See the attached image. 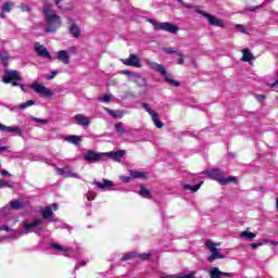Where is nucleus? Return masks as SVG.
I'll return each mask as SVG.
<instances>
[{
    "mask_svg": "<svg viewBox=\"0 0 278 278\" xmlns=\"http://www.w3.org/2000/svg\"><path fill=\"white\" fill-rule=\"evenodd\" d=\"M104 157H109L110 160H114L115 162H121V160L125 157V150L104 152Z\"/></svg>",
    "mask_w": 278,
    "mask_h": 278,
    "instance_id": "13",
    "label": "nucleus"
},
{
    "mask_svg": "<svg viewBox=\"0 0 278 278\" xmlns=\"http://www.w3.org/2000/svg\"><path fill=\"white\" fill-rule=\"evenodd\" d=\"M2 231H12L8 226H1Z\"/></svg>",
    "mask_w": 278,
    "mask_h": 278,
    "instance_id": "57",
    "label": "nucleus"
},
{
    "mask_svg": "<svg viewBox=\"0 0 278 278\" xmlns=\"http://www.w3.org/2000/svg\"><path fill=\"white\" fill-rule=\"evenodd\" d=\"M52 207H54V210H58V204L53 203Z\"/></svg>",
    "mask_w": 278,
    "mask_h": 278,
    "instance_id": "63",
    "label": "nucleus"
},
{
    "mask_svg": "<svg viewBox=\"0 0 278 278\" xmlns=\"http://www.w3.org/2000/svg\"><path fill=\"white\" fill-rule=\"evenodd\" d=\"M256 99H257V101L262 102V101H264V99H266V96L265 94H257Z\"/></svg>",
    "mask_w": 278,
    "mask_h": 278,
    "instance_id": "50",
    "label": "nucleus"
},
{
    "mask_svg": "<svg viewBox=\"0 0 278 278\" xmlns=\"http://www.w3.org/2000/svg\"><path fill=\"white\" fill-rule=\"evenodd\" d=\"M152 255H153L152 253H141V254H138V257L140 260L147 261V260H151Z\"/></svg>",
    "mask_w": 278,
    "mask_h": 278,
    "instance_id": "36",
    "label": "nucleus"
},
{
    "mask_svg": "<svg viewBox=\"0 0 278 278\" xmlns=\"http://www.w3.org/2000/svg\"><path fill=\"white\" fill-rule=\"evenodd\" d=\"M50 248L55 249V251H64V248L61 244H58V243H51Z\"/></svg>",
    "mask_w": 278,
    "mask_h": 278,
    "instance_id": "43",
    "label": "nucleus"
},
{
    "mask_svg": "<svg viewBox=\"0 0 278 278\" xmlns=\"http://www.w3.org/2000/svg\"><path fill=\"white\" fill-rule=\"evenodd\" d=\"M207 175L210 179L217 181L220 186H227V184H238V178L236 176L225 177V174L220 168L206 169L203 172Z\"/></svg>",
    "mask_w": 278,
    "mask_h": 278,
    "instance_id": "2",
    "label": "nucleus"
},
{
    "mask_svg": "<svg viewBox=\"0 0 278 278\" xmlns=\"http://www.w3.org/2000/svg\"><path fill=\"white\" fill-rule=\"evenodd\" d=\"M125 66H132L134 68H142V59L138 54H129L128 59L122 60Z\"/></svg>",
    "mask_w": 278,
    "mask_h": 278,
    "instance_id": "12",
    "label": "nucleus"
},
{
    "mask_svg": "<svg viewBox=\"0 0 278 278\" xmlns=\"http://www.w3.org/2000/svg\"><path fill=\"white\" fill-rule=\"evenodd\" d=\"M1 60H2V64H3L4 68H8L10 66V63H8L9 56L2 54Z\"/></svg>",
    "mask_w": 278,
    "mask_h": 278,
    "instance_id": "44",
    "label": "nucleus"
},
{
    "mask_svg": "<svg viewBox=\"0 0 278 278\" xmlns=\"http://www.w3.org/2000/svg\"><path fill=\"white\" fill-rule=\"evenodd\" d=\"M257 8H260V7H249L248 10H249V12H255V10H257Z\"/></svg>",
    "mask_w": 278,
    "mask_h": 278,
    "instance_id": "56",
    "label": "nucleus"
},
{
    "mask_svg": "<svg viewBox=\"0 0 278 278\" xmlns=\"http://www.w3.org/2000/svg\"><path fill=\"white\" fill-rule=\"evenodd\" d=\"M28 88L30 90H34L37 94H42V97H46V99H51L53 97V91L49 90L45 85L35 81L31 85H28Z\"/></svg>",
    "mask_w": 278,
    "mask_h": 278,
    "instance_id": "7",
    "label": "nucleus"
},
{
    "mask_svg": "<svg viewBox=\"0 0 278 278\" xmlns=\"http://www.w3.org/2000/svg\"><path fill=\"white\" fill-rule=\"evenodd\" d=\"M18 80H12L10 84H11V86H13V88L14 87H18L21 84L20 83H17Z\"/></svg>",
    "mask_w": 278,
    "mask_h": 278,
    "instance_id": "53",
    "label": "nucleus"
},
{
    "mask_svg": "<svg viewBox=\"0 0 278 278\" xmlns=\"http://www.w3.org/2000/svg\"><path fill=\"white\" fill-rule=\"evenodd\" d=\"M31 105H36V102L34 100H28L26 102H23L18 105V110H27V108H31Z\"/></svg>",
    "mask_w": 278,
    "mask_h": 278,
    "instance_id": "31",
    "label": "nucleus"
},
{
    "mask_svg": "<svg viewBox=\"0 0 278 278\" xmlns=\"http://www.w3.org/2000/svg\"><path fill=\"white\" fill-rule=\"evenodd\" d=\"M139 195L142 197L143 199H151V191L144 187H141Z\"/></svg>",
    "mask_w": 278,
    "mask_h": 278,
    "instance_id": "30",
    "label": "nucleus"
},
{
    "mask_svg": "<svg viewBox=\"0 0 278 278\" xmlns=\"http://www.w3.org/2000/svg\"><path fill=\"white\" fill-rule=\"evenodd\" d=\"M110 114L113 116V118H123V114H121L118 111L111 110Z\"/></svg>",
    "mask_w": 278,
    "mask_h": 278,
    "instance_id": "39",
    "label": "nucleus"
},
{
    "mask_svg": "<svg viewBox=\"0 0 278 278\" xmlns=\"http://www.w3.org/2000/svg\"><path fill=\"white\" fill-rule=\"evenodd\" d=\"M103 157H105V153H97L93 150H88L87 153L84 155L85 162H89V164H97L98 162H103Z\"/></svg>",
    "mask_w": 278,
    "mask_h": 278,
    "instance_id": "8",
    "label": "nucleus"
},
{
    "mask_svg": "<svg viewBox=\"0 0 278 278\" xmlns=\"http://www.w3.org/2000/svg\"><path fill=\"white\" fill-rule=\"evenodd\" d=\"M122 179L123 181H126V184H129L131 178L123 176Z\"/></svg>",
    "mask_w": 278,
    "mask_h": 278,
    "instance_id": "58",
    "label": "nucleus"
},
{
    "mask_svg": "<svg viewBox=\"0 0 278 278\" xmlns=\"http://www.w3.org/2000/svg\"><path fill=\"white\" fill-rule=\"evenodd\" d=\"M205 247L212 253L207 258V262H210V264H212V262H214L215 260H225V255L218 252V248H216V243H214V241L207 240L205 242Z\"/></svg>",
    "mask_w": 278,
    "mask_h": 278,
    "instance_id": "6",
    "label": "nucleus"
},
{
    "mask_svg": "<svg viewBox=\"0 0 278 278\" xmlns=\"http://www.w3.org/2000/svg\"><path fill=\"white\" fill-rule=\"evenodd\" d=\"M130 177H132V179H144L147 178V173L134 170L130 172Z\"/></svg>",
    "mask_w": 278,
    "mask_h": 278,
    "instance_id": "26",
    "label": "nucleus"
},
{
    "mask_svg": "<svg viewBox=\"0 0 278 278\" xmlns=\"http://www.w3.org/2000/svg\"><path fill=\"white\" fill-rule=\"evenodd\" d=\"M1 175H2V177H11V176H12V174L9 173V172L5 170V169H2V170H1Z\"/></svg>",
    "mask_w": 278,
    "mask_h": 278,
    "instance_id": "49",
    "label": "nucleus"
},
{
    "mask_svg": "<svg viewBox=\"0 0 278 278\" xmlns=\"http://www.w3.org/2000/svg\"><path fill=\"white\" fill-rule=\"evenodd\" d=\"M1 188H12V182L10 180H1Z\"/></svg>",
    "mask_w": 278,
    "mask_h": 278,
    "instance_id": "41",
    "label": "nucleus"
},
{
    "mask_svg": "<svg viewBox=\"0 0 278 278\" xmlns=\"http://www.w3.org/2000/svg\"><path fill=\"white\" fill-rule=\"evenodd\" d=\"M241 238H245V240H253V238H257V235L254 232H249V231H242L240 233Z\"/></svg>",
    "mask_w": 278,
    "mask_h": 278,
    "instance_id": "32",
    "label": "nucleus"
},
{
    "mask_svg": "<svg viewBox=\"0 0 278 278\" xmlns=\"http://www.w3.org/2000/svg\"><path fill=\"white\" fill-rule=\"evenodd\" d=\"M18 87L21 88L22 92H27V89H25V85L24 84H20Z\"/></svg>",
    "mask_w": 278,
    "mask_h": 278,
    "instance_id": "54",
    "label": "nucleus"
},
{
    "mask_svg": "<svg viewBox=\"0 0 278 278\" xmlns=\"http://www.w3.org/2000/svg\"><path fill=\"white\" fill-rule=\"evenodd\" d=\"M33 121L35 123H39L40 125H49V119H42V118L34 117Z\"/></svg>",
    "mask_w": 278,
    "mask_h": 278,
    "instance_id": "38",
    "label": "nucleus"
},
{
    "mask_svg": "<svg viewBox=\"0 0 278 278\" xmlns=\"http://www.w3.org/2000/svg\"><path fill=\"white\" fill-rule=\"evenodd\" d=\"M201 186H203V182H200L198 185H185V190H191V192H198L201 189Z\"/></svg>",
    "mask_w": 278,
    "mask_h": 278,
    "instance_id": "28",
    "label": "nucleus"
},
{
    "mask_svg": "<svg viewBox=\"0 0 278 278\" xmlns=\"http://www.w3.org/2000/svg\"><path fill=\"white\" fill-rule=\"evenodd\" d=\"M242 62H251L253 60V53L249 48L242 50Z\"/></svg>",
    "mask_w": 278,
    "mask_h": 278,
    "instance_id": "22",
    "label": "nucleus"
},
{
    "mask_svg": "<svg viewBox=\"0 0 278 278\" xmlns=\"http://www.w3.org/2000/svg\"><path fill=\"white\" fill-rule=\"evenodd\" d=\"M122 75H134V73H131L129 71H124V72H122Z\"/></svg>",
    "mask_w": 278,
    "mask_h": 278,
    "instance_id": "59",
    "label": "nucleus"
},
{
    "mask_svg": "<svg viewBox=\"0 0 278 278\" xmlns=\"http://www.w3.org/2000/svg\"><path fill=\"white\" fill-rule=\"evenodd\" d=\"M194 10L197 14H200L201 16H203V18H206L208 25H211L212 27H220L222 29H225V22L216 17V15L210 14L205 11H201L199 10V7H194Z\"/></svg>",
    "mask_w": 278,
    "mask_h": 278,
    "instance_id": "4",
    "label": "nucleus"
},
{
    "mask_svg": "<svg viewBox=\"0 0 278 278\" xmlns=\"http://www.w3.org/2000/svg\"><path fill=\"white\" fill-rule=\"evenodd\" d=\"M124 97H125V99H136V97H138V94H136L131 91H126V92H124Z\"/></svg>",
    "mask_w": 278,
    "mask_h": 278,
    "instance_id": "40",
    "label": "nucleus"
},
{
    "mask_svg": "<svg viewBox=\"0 0 278 278\" xmlns=\"http://www.w3.org/2000/svg\"><path fill=\"white\" fill-rule=\"evenodd\" d=\"M14 5H15L14 2H4L2 5V10L4 12H12Z\"/></svg>",
    "mask_w": 278,
    "mask_h": 278,
    "instance_id": "34",
    "label": "nucleus"
},
{
    "mask_svg": "<svg viewBox=\"0 0 278 278\" xmlns=\"http://www.w3.org/2000/svg\"><path fill=\"white\" fill-rule=\"evenodd\" d=\"M23 77L21 76V73L16 70L12 71H4V75L2 77L3 84H10L11 81H22Z\"/></svg>",
    "mask_w": 278,
    "mask_h": 278,
    "instance_id": "10",
    "label": "nucleus"
},
{
    "mask_svg": "<svg viewBox=\"0 0 278 278\" xmlns=\"http://www.w3.org/2000/svg\"><path fill=\"white\" fill-rule=\"evenodd\" d=\"M208 275L211 278H220L223 277V271H220L218 267H213L211 268Z\"/></svg>",
    "mask_w": 278,
    "mask_h": 278,
    "instance_id": "25",
    "label": "nucleus"
},
{
    "mask_svg": "<svg viewBox=\"0 0 278 278\" xmlns=\"http://www.w3.org/2000/svg\"><path fill=\"white\" fill-rule=\"evenodd\" d=\"M43 14L46 17V34H53L60 29L62 25V21L60 15L55 14V11L51 8V3L49 1H43Z\"/></svg>",
    "mask_w": 278,
    "mask_h": 278,
    "instance_id": "1",
    "label": "nucleus"
},
{
    "mask_svg": "<svg viewBox=\"0 0 278 278\" xmlns=\"http://www.w3.org/2000/svg\"><path fill=\"white\" fill-rule=\"evenodd\" d=\"M63 255H64L65 257H68V250L64 249V250H63Z\"/></svg>",
    "mask_w": 278,
    "mask_h": 278,
    "instance_id": "60",
    "label": "nucleus"
},
{
    "mask_svg": "<svg viewBox=\"0 0 278 278\" xmlns=\"http://www.w3.org/2000/svg\"><path fill=\"white\" fill-rule=\"evenodd\" d=\"M177 64H178L179 66H184V64H186V60L184 59V56H180V58L178 59Z\"/></svg>",
    "mask_w": 278,
    "mask_h": 278,
    "instance_id": "48",
    "label": "nucleus"
},
{
    "mask_svg": "<svg viewBox=\"0 0 278 278\" xmlns=\"http://www.w3.org/2000/svg\"><path fill=\"white\" fill-rule=\"evenodd\" d=\"M55 75H58V72L52 71V72H51V75L48 77V79H49V80L55 79Z\"/></svg>",
    "mask_w": 278,
    "mask_h": 278,
    "instance_id": "51",
    "label": "nucleus"
},
{
    "mask_svg": "<svg viewBox=\"0 0 278 278\" xmlns=\"http://www.w3.org/2000/svg\"><path fill=\"white\" fill-rule=\"evenodd\" d=\"M148 66L152 71H155V73H160L161 77H164L165 81L169 84V86H174L175 88L180 86L179 81L170 78V74L166 72V67H164V65L148 61Z\"/></svg>",
    "mask_w": 278,
    "mask_h": 278,
    "instance_id": "3",
    "label": "nucleus"
},
{
    "mask_svg": "<svg viewBox=\"0 0 278 278\" xmlns=\"http://www.w3.org/2000/svg\"><path fill=\"white\" fill-rule=\"evenodd\" d=\"M135 257H138L136 252H128L122 256V262H129V260H134Z\"/></svg>",
    "mask_w": 278,
    "mask_h": 278,
    "instance_id": "29",
    "label": "nucleus"
},
{
    "mask_svg": "<svg viewBox=\"0 0 278 278\" xmlns=\"http://www.w3.org/2000/svg\"><path fill=\"white\" fill-rule=\"evenodd\" d=\"M66 142H70V144H79L81 142V137L77 135H70L65 138Z\"/></svg>",
    "mask_w": 278,
    "mask_h": 278,
    "instance_id": "23",
    "label": "nucleus"
},
{
    "mask_svg": "<svg viewBox=\"0 0 278 278\" xmlns=\"http://www.w3.org/2000/svg\"><path fill=\"white\" fill-rule=\"evenodd\" d=\"M5 151H8V147H1V152L3 153Z\"/></svg>",
    "mask_w": 278,
    "mask_h": 278,
    "instance_id": "62",
    "label": "nucleus"
},
{
    "mask_svg": "<svg viewBox=\"0 0 278 278\" xmlns=\"http://www.w3.org/2000/svg\"><path fill=\"white\" fill-rule=\"evenodd\" d=\"M270 242V244H273V247H277V244H278V241H269Z\"/></svg>",
    "mask_w": 278,
    "mask_h": 278,
    "instance_id": "61",
    "label": "nucleus"
},
{
    "mask_svg": "<svg viewBox=\"0 0 278 278\" xmlns=\"http://www.w3.org/2000/svg\"><path fill=\"white\" fill-rule=\"evenodd\" d=\"M67 25L68 26V34L73 38H81V28L79 25H77V21H75L73 17H67Z\"/></svg>",
    "mask_w": 278,
    "mask_h": 278,
    "instance_id": "11",
    "label": "nucleus"
},
{
    "mask_svg": "<svg viewBox=\"0 0 278 278\" xmlns=\"http://www.w3.org/2000/svg\"><path fill=\"white\" fill-rule=\"evenodd\" d=\"M102 101H104V103H110V101H112V97L110 94H104Z\"/></svg>",
    "mask_w": 278,
    "mask_h": 278,
    "instance_id": "45",
    "label": "nucleus"
},
{
    "mask_svg": "<svg viewBox=\"0 0 278 278\" xmlns=\"http://www.w3.org/2000/svg\"><path fill=\"white\" fill-rule=\"evenodd\" d=\"M115 131L119 135L123 136L124 134H126L125 128L123 127V123H117L115 124Z\"/></svg>",
    "mask_w": 278,
    "mask_h": 278,
    "instance_id": "33",
    "label": "nucleus"
},
{
    "mask_svg": "<svg viewBox=\"0 0 278 278\" xmlns=\"http://www.w3.org/2000/svg\"><path fill=\"white\" fill-rule=\"evenodd\" d=\"M49 165L52 166V168H54L59 175H64V173H66V170L64 168H60V167H58V165H55L53 163H50Z\"/></svg>",
    "mask_w": 278,
    "mask_h": 278,
    "instance_id": "35",
    "label": "nucleus"
},
{
    "mask_svg": "<svg viewBox=\"0 0 278 278\" xmlns=\"http://www.w3.org/2000/svg\"><path fill=\"white\" fill-rule=\"evenodd\" d=\"M161 278H194V273H190V274H175V275H165V276H161Z\"/></svg>",
    "mask_w": 278,
    "mask_h": 278,
    "instance_id": "21",
    "label": "nucleus"
},
{
    "mask_svg": "<svg viewBox=\"0 0 278 278\" xmlns=\"http://www.w3.org/2000/svg\"><path fill=\"white\" fill-rule=\"evenodd\" d=\"M35 51L39 58H47L51 60V53H49V49L45 48V46L37 43L35 45Z\"/></svg>",
    "mask_w": 278,
    "mask_h": 278,
    "instance_id": "14",
    "label": "nucleus"
},
{
    "mask_svg": "<svg viewBox=\"0 0 278 278\" xmlns=\"http://www.w3.org/2000/svg\"><path fill=\"white\" fill-rule=\"evenodd\" d=\"M9 155H12V151H9Z\"/></svg>",
    "mask_w": 278,
    "mask_h": 278,
    "instance_id": "64",
    "label": "nucleus"
},
{
    "mask_svg": "<svg viewBox=\"0 0 278 278\" xmlns=\"http://www.w3.org/2000/svg\"><path fill=\"white\" fill-rule=\"evenodd\" d=\"M141 108H143V110H146V112H148V114L151 116V118H152L155 127H157V129H162V127H164V123H162V121H160V115H157V113L151 109L149 103H147V102L141 103Z\"/></svg>",
    "mask_w": 278,
    "mask_h": 278,
    "instance_id": "9",
    "label": "nucleus"
},
{
    "mask_svg": "<svg viewBox=\"0 0 278 278\" xmlns=\"http://www.w3.org/2000/svg\"><path fill=\"white\" fill-rule=\"evenodd\" d=\"M56 59L59 62H63V64H71V55H68L66 50H60L58 52Z\"/></svg>",
    "mask_w": 278,
    "mask_h": 278,
    "instance_id": "18",
    "label": "nucleus"
},
{
    "mask_svg": "<svg viewBox=\"0 0 278 278\" xmlns=\"http://www.w3.org/2000/svg\"><path fill=\"white\" fill-rule=\"evenodd\" d=\"M264 243L262 242H256V243H251L250 247L251 249H257L258 247H262Z\"/></svg>",
    "mask_w": 278,
    "mask_h": 278,
    "instance_id": "47",
    "label": "nucleus"
},
{
    "mask_svg": "<svg viewBox=\"0 0 278 278\" xmlns=\"http://www.w3.org/2000/svg\"><path fill=\"white\" fill-rule=\"evenodd\" d=\"M93 186H97L99 190H105V188H112L114 186V182L108 179H103L102 182L99 180H93Z\"/></svg>",
    "mask_w": 278,
    "mask_h": 278,
    "instance_id": "17",
    "label": "nucleus"
},
{
    "mask_svg": "<svg viewBox=\"0 0 278 278\" xmlns=\"http://www.w3.org/2000/svg\"><path fill=\"white\" fill-rule=\"evenodd\" d=\"M12 210H23L25 207V202L23 200H14L10 202Z\"/></svg>",
    "mask_w": 278,
    "mask_h": 278,
    "instance_id": "24",
    "label": "nucleus"
},
{
    "mask_svg": "<svg viewBox=\"0 0 278 278\" xmlns=\"http://www.w3.org/2000/svg\"><path fill=\"white\" fill-rule=\"evenodd\" d=\"M17 8H20L22 12H31V8L25 3H21Z\"/></svg>",
    "mask_w": 278,
    "mask_h": 278,
    "instance_id": "37",
    "label": "nucleus"
},
{
    "mask_svg": "<svg viewBox=\"0 0 278 278\" xmlns=\"http://www.w3.org/2000/svg\"><path fill=\"white\" fill-rule=\"evenodd\" d=\"M163 51H165L167 55H173L175 53L178 58H184V53L175 50V48H164Z\"/></svg>",
    "mask_w": 278,
    "mask_h": 278,
    "instance_id": "27",
    "label": "nucleus"
},
{
    "mask_svg": "<svg viewBox=\"0 0 278 278\" xmlns=\"http://www.w3.org/2000/svg\"><path fill=\"white\" fill-rule=\"evenodd\" d=\"M76 125L81 127H88L90 125V117L85 116L84 114H77L74 116Z\"/></svg>",
    "mask_w": 278,
    "mask_h": 278,
    "instance_id": "15",
    "label": "nucleus"
},
{
    "mask_svg": "<svg viewBox=\"0 0 278 278\" xmlns=\"http://www.w3.org/2000/svg\"><path fill=\"white\" fill-rule=\"evenodd\" d=\"M1 131H5L7 134H15V136H23V129H21V127L5 126L2 124Z\"/></svg>",
    "mask_w": 278,
    "mask_h": 278,
    "instance_id": "16",
    "label": "nucleus"
},
{
    "mask_svg": "<svg viewBox=\"0 0 278 278\" xmlns=\"http://www.w3.org/2000/svg\"><path fill=\"white\" fill-rule=\"evenodd\" d=\"M150 23L153 25L154 29L168 31V34H177L179 31V27L175 24H170L168 22L157 23L154 20H150Z\"/></svg>",
    "mask_w": 278,
    "mask_h": 278,
    "instance_id": "5",
    "label": "nucleus"
},
{
    "mask_svg": "<svg viewBox=\"0 0 278 278\" xmlns=\"http://www.w3.org/2000/svg\"><path fill=\"white\" fill-rule=\"evenodd\" d=\"M39 225H42V219H35L33 223L24 222V229L26 231H31L34 227H39Z\"/></svg>",
    "mask_w": 278,
    "mask_h": 278,
    "instance_id": "19",
    "label": "nucleus"
},
{
    "mask_svg": "<svg viewBox=\"0 0 278 278\" xmlns=\"http://www.w3.org/2000/svg\"><path fill=\"white\" fill-rule=\"evenodd\" d=\"M41 216L43 220H50V218L53 216V210H51V206H46L43 210H41Z\"/></svg>",
    "mask_w": 278,
    "mask_h": 278,
    "instance_id": "20",
    "label": "nucleus"
},
{
    "mask_svg": "<svg viewBox=\"0 0 278 278\" xmlns=\"http://www.w3.org/2000/svg\"><path fill=\"white\" fill-rule=\"evenodd\" d=\"M178 1V3H181L182 5H185V8H192V5H186V2L184 0H176Z\"/></svg>",
    "mask_w": 278,
    "mask_h": 278,
    "instance_id": "55",
    "label": "nucleus"
},
{
    "mask_svg": "<svg viewBox=\"0 0 278 278\" xmlns=\"http://www.w3.org/2000/svg\"><path fill=\"white\" fill-rule=\"evenodd\" d=\"M236 29H238L241 34H247V27H244V25L242 24H237Z\"/></svg>",
    "mask_w": 278,
    "mask_h": 278,
    "instance_id": "42",
    "label": "nucleus"
},
{
    "mask_svg": "<svg viewBox=\"0 0 278 278\" xmlns=\"http://www.w3.org/2000/svg\"><path fill=\"white\" fill-rule=\"evenodd\" d=\"M222 277H233V274L222 271Z\"/></svg>",
    "mask_w": 278,
    "mask_h": 278,
    "instance_id": "52",
    "label": "nucleus"
},
{
    "mask_svg": "<svg viewBox=\"0 0 278 278\" xmlns=\"http://www.w3.org/2000/svg\"><path fill=\"white\" fill-rule=\"evenodd\" d=\"M191 66L193 68H199V65L197 64V59H194V56H191Z\"/></svg>",
    "mask_w": 278,
    "mask_h": 278,
    "instance_id": "46",
    "label": "nucleus"
}]
</instances>
